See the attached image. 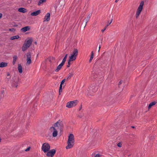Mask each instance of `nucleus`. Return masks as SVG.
Instances as JSON below:
<instances>
[{
    "instance_id": "47",
    "label": "nucleus",
    "mask_w": 157,
    "mask_h": 157,
    "mask_svg": "<svg viewBox=\"0 0 157 157\" xmlns=\"http://www.w3.org/2000/svg\"><path fill=\"white\" fill-rule=\"evenodd\" d=\"M78 117H79L80 118H81L82 117V115H78Z\"/></svg>"
},
{
    "instance_id": "41",
    "label": "nucleus",
    "mask_w": 157,
    "mask_h": 157,
    "mask_svg": "<svg viewBox=\"0 0 157 157\" xmlns=\"http://www.w3.org/2000/svg\"><path fill=\"white\" fill-rule=\"evenodd\" d=\"M11 77L10 76H9L6 77V79H7L8 81H9L10 79V78Z\"/></svg>"
},
{
    "instance_id": "38",
    "label": "nucleus",
    "mask_w": 157,
    "mask_h": 157,
    "mask_svg": "<svg viewBox=\"0 0 157 157\" xmlns=\"http://www.w3.org/2000/svg\"><path fill=\"white\" fill-rule=\"evenodd\" d=\"M9 30L11 31H15V29L14 28L10 29Z\"/></svg>"
},
{
    "instance_id": "13",
    "label": "nucleus",
    "mask_w": 157,
    "mask_h": 157,
    "mask_svg": "<svg viewBox=\"0 0 157 157\" xmlns=\"http://www.w3.org/2000/svg\"><path fill=\"white\" fill-rule=\"evenodd\" d=\"M30 29V28L29 26H26L21 28V31L24 32H25L29 30Z\"/></svg>"
},
{
    "instance_id": "24",
    "label": "nucleus",
    "mask_w": 157,
    "mask_h": 157,
    "mask_svg": "<svg viewBox=\"0 0 157 157\" xmlns=\"http://www.w3.org/2000/svg\"><path fill=\"white\" fill-rule=\"evenodd\" d=\"M13 65H14L16 63V61L17 59V56L16 55L13 56Z\"/></svg>"
},
{
    "instance_id": "21",
    "label": "nucleus",
    "mask_w": 157,
    "mask_h": 157,
    "mask_svg": "<svg viewBox=\"0 0 157 157\" xmlns=\"http://www.w3.org/2000/svg\"><path fill=\"white\" fill-rule=\"evenodd\" d=\"M87 23V21L86 20H83L81 24V26L84 28L86 26Z\"/></svg>"
},
{
    "instance_id": "9",
    "label": "nucleus",
    "mask_w": 157,
    "mask_h": 157,
    "mask_svg": "<svg viewBox=\"0 0 157 157\" xmlns=\"http://www.w3.org/2000/svg\"><path fill=\"white\" fill-rule=\"evenodd\" d=\"M27 59H26V64H30L31 62V53L30 52H27Z\"/></svg>"
},
{
    "instance_id": "15",
    "label": "nucleus",
    "mask_w": 157,
    "mask_h": 157,
    "mask_svg": "<svg viewBox=\"0 0 157 157\" xmlns=\"http://www.w3.org/2000/svg\"><path fill=\"white\" fill-rule=\"evenodd\" d=\"M78 51L77 49H74L72 53L71 54L72 55L75 56V57H77L78 55Z\"/></svg>"
},
{
    "instance_id": "25",
    "label": "nucleus",
    "mask_w": 157,
    "mask_h": 157,
    "mask_svg": "<svg viewBox=\"0 0 157 157\" xmlns=\"http://www.w3.org/2000/svg\"><path fill=\"white\" fill-rule=\"evenodd\" d=\"M20 37L19 35L11 37L10 39L11 40L15 39H17Z\"/></svg>"
},
{
    "instance_id": "49",
    "label": "nucleus",
    "mask_w": 157,
    "mask_h": 157,
    "mask_svg": "<svg viewBox=\"0 0 157 157\" xmlns=\"http://www.w3.org/2000/svg\"><path fill=\"white\" fill-rule=\"evenodd\" d=\"M101 48V45H99V49H98V52H99V51H100V49Z\"/></svg>"
},
{
    "instance_id": "7",
    "label": "nucleus",
    "mask_w": 157,
    "mask_h": 157,
    "mask_svg": "<svg viewBox=\"0 0 157 157\" xmlns=\"http://www.w3.org/2000/svg\"><path fill=\"white\" fill-rule=\"evenodd\" d=\"M78 102L77 100H75L72 101H70L67 103L66 106L68 108H71L73 106H76Z\"/></svg>"
},
{
    "instance_id": "5",
    "label": "nucleus",
    "mask_w": 157,
    "mask_h": 157,
    "mask_svg": "<svg viewBox=\"0 0 157 157\" xmlns=\"http://www.w3.org/2000/svg\"><path fill=\"white\" fill-rule=\"evenodd\" d=\"M144 3V2L143 1H142L137 9L136 14V18L138 17L143 10Z\"/></svg>"
},
{
    "instance_id": "33",
    "label": "nucleus",
    "mask_w": 157,
    "mask_h": 157,
    "mask_svg": "<svg viewBox=\"0 0 157 157\" xmlns=\"http://www.w3.org/2000/svg\"><path fill=\"white\" fill-rule=\"evenodd\" d=\"M113 20V18H111V21H110V22H109V21L108 22V23L107 24V25L106 26H107V27L109 25H110L112 23V21Z\"/></svg>"
},
{
    "instance_id": "43",
    "label": "nucleus",
    "mask_w": 157,
    "mask_h": 157,
    "mask_svg": "<svg viewBox=\"0 0 157 157\" xmlns=\"http://www.w3.org/2000/svg\"><path fill=\"white\" fill-rule=\"evenodd\" d=\"M30 147H28L25 150V151H29L30 150Z\"/></svg>"
},
{
    "instance_id": "20",
    "label": "nucleus",
    "mask_w": 157,
    "mask_h": 157,
    "mask_svg": "<svg viewBox=\"0 0 157 157\" xmlns=\"http://www.w3.org/2000/svg\"><path fill=\"white\" fill-rule=\"evenodd\" d=\"M8 63L4 62L0 63V67H6L7 66Z\"/></svg>"
},
{
    "instance_id": "19",
    "label": "nucleus",
    "mask_w": 157,
    "mask_h": 157,
    "mask_svg": "<svg viewBox=\"0 0 157 157\" xmlns=\"http://www.w3.org/2000/svg\"><path fill=\"white\" fill-rule=\"evenodd\" d=\"M76 58V57L71 55V56L69 57V59L68 60L71 61H73L75 60Z\"/></svg>"
},
{
    "instance_id": "45",
    "label": "nucleus",
    "mask_w": 157,
    "mask_h": 157,
    "mask_svg": "<svg viewBox=\"0 0 157 157\" xmlns=\"http://www.w3.org/2000/svg\"><path fill=\"white\" fill-rule=\"evenodd\" d=\"M4 93V90H1V94H3Z\"/></svg>"
},
{
    "instance_id": "39",
    "label": "nucleus",
    "mask_w": 157,
    "mask_h": 157,
    "mask_svg": "<svg viewBox=\"0 0 157 157\" xmlns=\"http://www.w3.org/2000/svg\"><path fill=\"white\" fill-rule=\"evenodd\" d=\"M106 28H107V26H105L104 29L101 30V32L102 33H103L105 31V29H106Z\"/></svg>"
},
{
    "instance_id": "10",
    "label": "nucleus",
    "mask_w": 157,
    "mask_h": 157,
    "mask_svg": "<svg viewBox=\"0 0 157 157\" xmlns=\"http://www.w3.org/2000/svg\"><path fill=\"white\" fill-rule=\"evenodd\" d=\"M52 129L53 130V132L52 133V136L54 137L56 136L57 135V130H58L54 126L50 128L51 131L52 130Z\"/></svg>"
},
{
    "instance_id": "28",
    "label": "nucleus",
    "mask_w": 157,
    "mask_h": 157,
    "mask_svg": "<svg viewBox=\"0 0 157 157\" xmlns=\"http://www.w3.org/2000/svg\"><path fill=\"white\" fill-rule=\"evenodd\" d=\"M94 53L92 51L91 52V54L89 60V62L90 63L91 62L94 57Z\"/></svg>"
},
{
    "instance_id": "3",
    "label": "nucleus",
    "mask_w": 157,
    "mask_h": 157,
    "mask_svg": "<svg viewBox=\"0 0 157 157\" xmlns=\"http://www.w3.org/2000/svg\"><path fill=\"white\" fill-rule=\"evenodd\" d=\"M98 87L91 85L89 88V90H88V92L87 94L88 96H92L93 95L94 93H95L98 89Z\"/></svg>"
},
{
    "instance_id": "32",
    "label": "nucleus",
    "mask_w": 157,
    "mask_h": 157,
    "mask_svg": "<svg viewBox=\"0 0 157 157\" xmlns=\"http://www.w3.org/2000/svg\"><path fill=\"white\" fill-rule=\"evenodd\" d=\"M66 80V79H63L61 82L60 85L62 86V85L64 83Z\"/></svg>"
},
{
    "instance_id": "23",
    "label": "nucleus",
    "mask_w": 157,
    "mask_h": 157,
    "mask_svg": "<svg viewBox=\"0 0 157 157\" xmlns=\"http://www.w3.org/2000/svg\"><path fill=\"white\" fill-rule=\"evenodd\" d=\"M156 103V102L155 101H153L150 103L148 105V109L151 108L152 106L155 105Z\"/></svg>"
},
{
    "instance_id": "31",
    "label": "nucleus",
    "mask_w": 157,
    "mask_h": 157,
    "mask_svg": "<svg viewBox=\"0 0 157 157\" xmlns=\"http://www.w3.org/2000/svg\"><path fill=\"white\" fill-rule=\"evenodd\" d=\"M91 15L90 14L87 16L86 18H85L84 20H86L87 21V22L90 20Z\"/></svg>"
},
{
    "instance_id": "48",
    "label": "nucleus",
    "mask_w": 157,
    "mask_h": 157,
    "mask_svg": "<svg viewBox=\"0 0 157 157\" xmlns=\"http://www.w3.org/2000/svg\"><path fill=\"white\" fill-rule=\"evenodd\" d=\"M18 26V25H13V27H17Z\"/></svg>"
},
{
    "instance_id": "22",
    "label": "nucleus",
    "mask_w": 157,
    "mask_h": 157,
    "mask_svg": "<svg viewBox=\"0 0 157 157\" xmlns=\"http://www.w3.org/2000/svg\"><path fill=\"white\" fill-rule=\"evenodd\" d=\"M18 70L20 73L22 72V67L20 64H18Z\"/></svg>"
},
{
    "instance_id": "11",
    "label": "nucleus",
    "mask_w": 157,
    "mask_h": 157,
    "mask_svg": "<svg viewBox=\"0 0 157 157\" xmlns=\"http://www.w3.org/2000/svg\"><path fill=\"white\" fill-rule=\"evenodd\" d=\"M50 15L49 13H47L44 17V22L45 21H49L50 20Z\"/></svg>"
},
{
    "instance_id": "16",
    "label": "nucleus",
    "mask_w": 157,
    "mask_h": 157,
    "mask_svg": "<svg viewBox=\"0 0 157 157\" xmlns=\"http://www.w3.org/2000/svg\"><path fill=\"white\" fill-rule=\"evenodd\" d=\"M18 11L20 12L24 13L26 12L27 10L26 9L24 8L21 7L18 9Z\"/></svg>"
},
{
    "instance_id": "40",
    "label": "nucleus",
    "mask_w": 157,
    "mask_h": 157,
    "mask_svg": "<svg viewBox=\"0 0 157 157\" xmlns=\"http://www.w3.org/2000/svg\"><path fill=\"white\" fill-rule=\"evenodd\" d=\"M123 82V80H121V81L119 82V83H118V85L119 86Z\"/></svg>"
},
{
    "instance_id": "34",
    "label": "nucleus",
    "mask_w": 157,
    "mask_h": 157,
    "mask_svg": "<svg viewBox=\"0 0 157 157\" xmlns=\"http://www.w3.org/2000/svg\"><path fill=\"white\" fill-rule=\"evenodd\" d=\"M71 61H70L69 60H68V65L67 66V67H69L70 66V65H71Z\"/></svg>"
},
{
    "instance_id": "35",
    "label": "nucleus",
    "mask_w": 157,
    "mask_h": 157,
    "mask_svg": "<svg viewBox=\"0 0 157 157\" xmlns=\"http://www.w3.org/2000/svg\"><path fill=\"white\" fill-rule=\"evenodd\" d=\"M66 59H63V60H62V62L61 63L63 65H64L65 62L66 61Z\"/></svg>"
},
{
    "instance_id": "53",
    "label": "nucleus",
    "mask_w": 157,
    "mask_h": 157,
    "mask_svg": "<svg viewBox=\"0 0 157 157\" xmlns=\"http://www.w3.org/2000/svg\"><path fill=\"white\" fill-rule=\"evenodd\" d=\"M35 44H37V42L36 41V42H35Z\"/></svg>"
},
{
    "instance_id": "29",
    "label": "nucleus",
    "mask_w": 157,
    "mask_h": 157,
    "mask_svg": "<svg viewBox=\"0 0 157 157\" xmlns=\"http://www.w3.org/2000/svg\"><path fill=\"white\" fill-rule=\"evenodd\" d=\"M46 0H40L38 3V5L40 6L41 4L46 2Z\"/></svg>"
},
{
    "instance_id": "8",
    "label": "nucleus",
    "mask_w": 157,
    "mask_h": 157,
    "mask_svg": "<svg viewBox=\"0 0 157 157\" xmlns=\"http://www.w3.org/2000/svg\"><path fill=\"white\" fill-rule=\"evenodd\" d=\"M56 150L53 149L48 151L46 155L48 157H53L56 152Z\"/></svg>"
},
{
    "instance_id": "14",
    "label": "nucleus",
    "mask_w": 157,
    "mask_h": 157,
    "mask_svg": "<svg viewBox=\"0 0 157 157\" xmlns=\"http://www.w3.org/2000/svg\"><path fill=\"white\" fill-rule=\"evenodd\" d=\"M103 62H102V61H101V59H98L97 61L94 64V65H101L102 63H103Z\"/></svg>"
},
{
    "instance_id": "50",
    "label": "nucleus",
    "mask_w": 157,
    "mask_h": 157,
    "mask_svg": "<svg viewBox=\"0 0 157 157\" xmlns=\"http://www.w3.org/2000/svg\"><path fill=\"white\" fill-rule=\"evenodd\" d=\"M82 105H81V106L80 107V108H79V110H80L81 109V108H82Z\"/></svg>"
},
{
    "instance_id": "17",
    "label": "nucleus",
    "mask_w": 157,
    "mask_h": 157,
    "mask_svg": "<svg viewBox=\"0 0 157 157\" xmlns=\"http://www.w3.org/2000/svg\"><path fill=\"white\" fill-rule=\"evenodd\" d=\"M74 74V71H72L71 73H70L66 79L67 80H68L69 79H70L73 76Z\"/></svg>"
},
{
    "instance_id": "12",
    "label": "nucleus",
    "mask_w": 157,
    "mask_h": 157,
    "mask_svg": "<svg viewBox=\"0 0 157 157\" xmlns=\"http://www.w3.org/2000/svg\"><path fill=\"white\" fill-rule=\"evenodd\" d=\"M41 13L40 10H38L35 11L31 13L30 15L32 16H36L39 14Z\"/></svg>"
},
{
    "instance_id": "1",
    "label": "nucleus",
    "mask_w": 157,
    "mask_h": 157,
    "mask_svg": "<svg viewBox=\"0 0 157 157\" xmlns=\"http://www.w3.org/2000/svg\"><path fill=\"white\" fill-rule=\"evenodd\" d=\"M75 142L74 136L73 134H70L68 136L67 142V145L66 147L67 149L72 148L74 145Z\"/></svg>"
},
{
    "instance_id": "6",
    "label": "nucleus",
    "mask_w": 157,
    "mask_h": 157,
    "mask_svg": "<svg viewBox=\"0 0 157 157\" xmlns=\"http://www.w3.org/2000/svg\"><path fill=\"white\" fill-rule=\"evenodd\" d=\"M50 148V146L49 144L48 143H44L42 147V150L45 153L48 151Z\"/></svg>"
},
{
    "instance_id": "44",
    "label": "nucleus",
    "mask_w": 157,
    "mask_h": 157,
    "mask_svg": "<svg viewBox=\"0 0 157 157\" xmlns=\"http://www.w3.org/2000/svg\"><path fill=\"white\" fill-rule=\"evenodd\" d=\"M6 75L7 77L10 76V74L9 72H7L6 73Z\"/></svg>"
},
{
    "instance_id": "2",
    "label": "nucleus",
    "mask_w": 157,
    "mask_h": 157,
    "mask_svg": "<svg viewBox=\"0 0 157 157\" xmlns=\"http://www.w3.org/2000/svg\"><path fill=\"white\" fill-rule=\"evenodd\" d=\"M26 40L25 41V43L23 45L22 47V51L24 52L26 51L31 45L33 42L32 38H30L28 40L26 43H25Z\"/></svg>"
},
{
    "instance_id": "42",
    "label": "nucleus",
    "mask_w": 157,
    "mask_h": 157,
    "mask_svg": "<svg viewBox=\"0 0 157 157\" xmlns=\"http://www.w3.org/2000/svg\"><path fill=\"white\" fill-rule=\"evenodd\" d=\"M67 54H66L63 59H66V60L67 58Z\"/></svg>"
},
{
    "instance_id": "18",
    "label": "nucleus",
    "mask_w": 157,
    "mask_h": 157,
    "mask_svg": "<svg viewBox=\"0 0 157 157\" xmlns=\"http://www.w3.org/2000/svg\"><path fill=\"white\" fill-rule=\"evenodd\" d=\"M61 63H60L57 67L56 69L55 70V71L56 72H58L61 68L63 66Z\"/></svg>"
},
{
    "instance_id": "30",
    "label": "nucleus",
    "mask_w": 157,
    "mask_h": 157,
    "mask_svg": "<svg viewBox=\"0 0 157 157\" xmlns=\"http://www.w3.org/2000/svg\"><path fill=\"white\" fill-rule=\"evenodd\" d=\"M62 90V86L60 85L59 90V94L60 95Z\"/></svg>"
},
{
    "instance_id": "36",
    "label": "nucleus",
    "mask_w": 157,
    "mask_h": 157,
    "mask_svg": "<svg viewBox=\"0 0 157 157\" xmlns=\"http://www.w3.org/2000/svg\"><path fill=\"white\" fill-rule=\"evenodd\" d=\"M117 146L119 147H121L122 146V144L121 143H119L117 145Z\"/></svg>"
},
{
    "instance_id": "52",
    "label": "nucleus",
    "mask_w": 157,
    "mask_h": 157,
    "mask_svg": "<svg viewBox=\"0 0 157 157\" xmlns=\"http://www.w3.org/2000/svg\"><path fill=\"white\" fill-rule=\"evenodd\" d=\"M131 127L132 128H135V127L134 126H132Z\"/></svg>"
},
{
    "instance_id": "37",
    "label": "nucleus",
    "mask_w": 157,
    "mask_h": 157,
    "mask_svg": "<svg viewBox=\"0 0 157 157\" xmlns=\"http://www.w3.org/2000/svg\"><path fill=\"white\" fill-rule=\"evenodd\" d=\"M100 155L99 154H97L95 155L94 157H100Z\"/></svg>"
},
{
    "instance_id": "51",
    "label": "nucleus",
    "mask_w": 157,
    "mask_h": 157,
    "mask_svg": "<svg viewBox=\"0 0 157 157\" xmlns=\"http://www.w3.org/2000/svg\"><path fill=\"white\" fill-rule=\"evenodd\" d=\"M119 0H116L115 1V2L117 3V2L119 1Z\"/></svg>"
},
{
    "instance_id": "46",
    "label": "nucleus",
    "mask_w": 157,
    "mask_h": 157,
    "mask_svg": "<svg viewBox=\"0 0 157 157\" xmlns=\"http://www.w3.org/2000/svg\"><path fill=\"white\" fill-rule=\"evenodd\" d=\"M2 17V13H0V19H1Z\"/></svg>"
},
{
    "instance_id": "26",
    "label": "nucleus",
    "mask_w": 157,
    "mask_h": 157,
    "mask_svg": "<svg viewBox=\"0 0 157 157\" xmlns=\"http://www.w3.org/2000/svg\"><path fill=\"white\" fill-rule=\"evenodd\" d=\"M92 76L93 78L95 79L98 77V74L97 72H94L92 73Z\"/></svg>"
},
{
    "instance_id": "27",
    "label": "nucleus",
    "mask_w": 157,
    "mask_h": 157,
    "mask_svg": "<svg viewBox=\"0 0 157 157\" xmlns=\"http://www.w3.org/2000/svg\"><path fill=\"white\" fill-rule=\"evenodd\" d=\"M18 82V79L16 80L15 81V80L14 83L13 85V86L15 87V88H17V84Z\"/></svg>"
},
{
    "instance_id": "4",
    "label": "nucleus",
    "mask_w": 157,
    "mask_h": 157,
    "mask_svg": "<svg viewBox=\"0 0 157 157\" xmlns=\"http://www.w3.org/2000/svg\"><path fill=\"white\" fill-rule=\"evenodd\" d=\"M54 127H56V128L61 131L63 128V124L62 121L60 120L58 121L56 123L53 125Z\"/></svg>"
}]
</instances>
